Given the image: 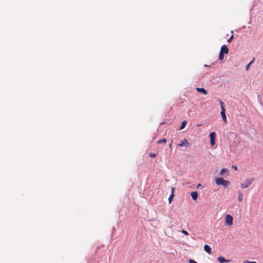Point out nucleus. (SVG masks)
<instances>
[{"mask_svg":"<svg viewBox=\"0 0 263 263\" xmlns=\"http://www.w3.org/2000/svg\"><path fill=\"white\" fill-rule=\"evenodd\" d=\"M228 171L226 168H222L220 172V175H223L224 173H227Z\"/></svg>","mask_w":263,"mask_h":263,"instance_id":"obj_15","label":"nucleus"},{"mask_svg":"<svg viewBox=\"0 0 263 263\" xmlns=\"http://www.w3.org/2000/svg\"><path fill=\"white\" fill-rule=\"evenodd\" d=\"M186 123H187L186 121H184L183 122H182V123L179 128V130H182L183 128H184V127L185 126V125H186Z\"/></svg>","mask_w":263,"mask_h":263,"instance_id":"obj_13","label":"nucleus"},{"mask_svg":"<svg viewBox=\"0 0 263 263\" xmlns=\"http://www.w3.org/2000/svg\"><path fill=\"white\" fill-rule=\"evenodd\" d=\"M219 103H220V107H221V110L225 109L224 105V103L222 101L220 100L219 101Z\"/></svg>","mask_w":263,"mask_h":263,"instance_id":"obj_17","label":"nucleus"},{"mask_svg":"<svg viewBox=\"0 0 263 263\" xmlns=\"http://www.w3.org/2000/svg\"><path fill=\"white\" fill-rule=\"evenodd\" d=\"M174 193H172V194L170 195V197L168 198L169 203H171L172 202V200L173 198H174Z\"/></svg>","mask_w":263,"mask_h":263,"instance_id":"obj_20","label":"nucleus"},{"mask_svg":"<svg viewBox=\"0 0 263 263\" xmlns=\"http://www.w3.org/2000/svg\"><path fill=\"white\" fill-rule=\"evenodd\" d=\"M90 260H93V258H91L90 259Z\"/></svg>","mask_w":263,"mask_h":263,"instance_id":"obj_29","label":"nucleus"},{"mask_svg":"<svg viewBox=\"0 0 263 263\" xmlns=\"http://www.w3.org/2000/svg\"><path fill=\"white\" fill-rule=\"evenodd\" d=\"M210 138L211 145L214 146L215 144L216 133H210Z\"/></svg>","mask_w":263,"mask_h":263,"instance_id":"obj_5","label":"nucleus"},{"mask_svg":"<svg viewBox=\"0 0 263 263\" xmlns=\"http://www.w3.org/2000/svg\"><path fill=\"white\" fill-rule=\"evenodd\" d=\"M231 33H232V35L228 39V42L230 43L232 42V41L233 40V37H234V35H233V31L232 30L231 31Z\"/></svg>","mask_w":263,"mask_h":263,"instance_id":"obj_14","label":"nucleus"},{"mask_svg":"<svg viewBox=\"0 0 263 263\" xmlns=\"http://www.w3.org/2000/svg\"><path fill=\"white\" fill-rule=\"evenodd\" d=\"M189 263H197L196 261H195V260L191 259H189Z\"/></svg>","mask_w":263,"mask_h":263,"instance_id":"obj_23","label":"nucleus"},{"mask_svg":"<svg viewBox=\"0 0 263 263\" xmlns=\"http://www.w3.org/2000/svg\"><path fill=\"white\" fill-rule=\"evenodd\" d=\"M196 90L198 92L202 93L204 95L208 94L207 91L204 88H196Z\"/></svg>","mask_w":263,"mask_h":263,"instance_id":"obj_8","label":"nucleus"},{"mask_svg":"<svg viewBox=\"0 0 263 263\" xmlns=\"http://www.w3.org/2000/svg\"><path fill=\"white\" fill-rule=\"evenodd\" d=\"M166 142V139L164 138V139H163L162 140H159L158 141V144L165 143Z\"/></svg>","mask_w":263,"mask_h":263,"instance_id":"obj_19","label":"nucleus"},{"mask_svg":"<svg viewBox=\"0 0 263 263\" xmlns=\"http://www.w3.org/2000/svg\"><path fill=\"white\" fill-rule=\"evenodd\" d=\"M243 263H257V262L255 261H250L245 260V261H243Z\"/></svg>","mask_w":263,"mask_h":263,"instance_id":"obj_22","label":"nucleus"},{"mask_svg":"<svg viewBox=\"0 0 263 263\" xmlns=\"http://www.w3.org/2000/svg\"><path fill=\"white\" fill-rule=\"evenodd\" d=\"M232 167L235 170H237V167L236 165H232Z\"/></svg>","mask_w":263,"mask_h":263,"instance_id":"obj_25","label":"nucleus"},{"mask_svg":"<svg viewBox=\"0 0 263 263\" xmlns=\"http://www.w3.org/2000/svg\"><path fill=\"white\" fill-rule=\"evenodd\" d=\"M220 53L223 54H227L229 52V49L227 46L225 45H222L220 48Z\"/></svg>","mask_w":263,"mask_h":263,"instance_id":"obj_6","label":"nucleus"},{"mask_svg":"<svg viewBox=\"0 0 263 263\" xmlns=\"http://www.w3.org/2000/svg\"><path fill=\"white\" fill-rule=\"evenodd\" d=\"M191 195L192 199L194 200H196L198 198V193L196 191L192 192L191 193Z\"/></svg>","mask_w":263,"mask_h":263,"instance_id":"obj_10","label":"nucleus"},{"mask_svg":"<svg viewBox=\"0 0 263 263\" xmlns=\"http://www.w3.org/2000/svg\"><path fill=\"white\" fill-rule=\"evenodd\" d=\"M204 250L205 251H206L209 254H211L212 253L211 248L208 245H205L204 246Z\"/></svg>","mask_w":263,"mask_h":263,"instance_id":"obj_9","label":"nucleus"},{"mask_svg":"<svg viewBox=\"0 0 263 263\" xmlns=\"http://www.w3.org/2000/svg\"><path fill=\"white\" fill-rule=\"evenodd\" d=\"M149 156L152 158H155L156 157V154L154 153H151L149 154Z\"/></svg>","mask_w":263,"mask_h":263,"instance_id":"obj_24","label":"nucleus"},{"mask_svg":"<svg viewBox=\"0 0 263 263\" xmlns=\"http://www.w3.org/2000/svg\"><path fill=\"white\" fill-rule=\"evenodd\" d=\"M200 187H202V185L201 184H199L197 186V188H199Z\"/></svg>","mask_w":263,"mask_h":263,"instance_id":"obj_26","label":"nucleus"},{"mask_svg":"<svg viewBox=\"0 0 263 263\" xmlns=\"http://www.w3.org/2000/svg\"><path fill=\"white\" fill-rule=\"evenodd\" d=\"M255 59L254 58L252 61H251L246 66V70H248L250 65L254 62Z\"/></svg>","mask_w":263,"mask_h":263,"instance_id":"obj_16","label":"nucleus"},{"mask_svg":"<svg viewBox=\"0 0 263 263\" xmlns=\"http://www.w3.org/2000/svg\"><path fill=\"white\" fill-rule=\"evenodd\" d=\"M177 145L179 147H189L190 146V143L186 139H183V141H181L180 143H178Z\"/></svg>","mask_w":263,"mask_h":263,"instance_id":"obj_4","label":"nucleus"},{"mask_svg":"<svg viewBox=\"0 0 263 263\" xmlns=\"http://www.w3.org/2000/svg\"><path fill=\"white\" fill-rule=\"evenodd\" d=\"M215 183L217 185H221L224 187H227L230 184V182L226 180L223 177H218L215 179Z\"/></svg>","mask_w":263,"mask_h":263,"instance_id":"obj_1","label":"nucleus"},{"mask_svg":"<svg viewBox=\"0 0 263 263\" xmlns=\"http://www.w3.org/2000/svg\"><path fill=\"white\" fill-rule=\"evenodd\" d=\"M224 54L222 53H219V60H220V61H222L223 60V58H224V55H223Z\"/></svg>","mask_w":263,"mask_h":263,"instance_id":"obj_18","label":"nucleus"},{"mask_svg":"<svg viewBox=\"0 0 263 263\" xmlns=\"http://www.w3.org/2000/svg\"><path fill=\"white\" fill-rule=\"evenodd\" d=\"M217 260L218 261L220 262V263H224V262H230L231 260H230V259H226L223 257L222 256H219L218 258H217Z\"/></svg>","mask_w":263,"mask_h":263,"instance_id":"obj_7","label":"nucleus"},{"mask_svg":"<svg viewBox=\"0 0 263 263\" xmlns=\"http://www.w3.org/2000/svg\"><path fill=\"white\" fill-rule=\"evenodd\" d=\"M204 66H205V67H210V66H209V65H206V64H205V65H204Z\"/></svg>","mask_w":263,"mask_h":263,"instance_id":"obj_28","label":"nucleus"},{"mask_svg":"<svg viewBox=\"0 0 263 263\" xmlns=\"http://www.w3.org/2000/svg\"><path fill=\"white\" fill-rule=\"evenodd\" d=\"M254 178H250L246 180L243 183L241 184V187L242 189H245L248 187L249 185H250L254 181Z\"/></svg>","mask_w":263,"mask_h":263,"instance_id":"obj_3","label":"nucleus"},{"mask_svg":"<svg viewBox=\"0 0 263 263\" xmlns=\"http://www.w3.org/2000/svg\"><path fill=\"white\" fill-rule=\"evenodd\" d=\"M181 232L186 236H187L189 235V233L184 230H182L181 231Z\"/></svg>","mask_w":263,"mask_h":263,"instance_id":"obj_21","label":"nucleus"},{"mask_svg":"<svg viewBox=\"0 0 263 263\" xmlns=\"http://www.w3.org/2000/svg\"><path fill=\"white\" fill-rule=\"evenodd\" d=\"M233 218L229 214L227 215L225 217L224 224L226 226H231L233 224Z\"/></svg>","mask_w":263,"mask_h":263,"instance_id":"obj_2","label":"nucleus"},{"mask_svg":"<svg viewBox=\"0 0 263 263\" xmlns=\"http://www.w3.org/2000/svg\"><path fill=\"white\" fill-rule=\"evenodd\" d=\"M238 195H239L238 198V201H242V199H243L242 193L241 191H238Z\"/></svg>","mask_w":263,"mask_h":263,"instance_id":"obj_12","label":"nucleus"},{"mask_svg":"<svg viewBox=\"0 0 263 263\" xmlns=\"http://www.w3.org/2000/svg\"><path fill=\"white\" fill-rule=\"evenodd\" d=\"M175 189L174 187H173L172 189V193H174V191Z\"/></svg>","mask_w":263,"mask_h":263,"instance_id":"obj_27","label":"nucleus"},{"mask_svg":"<svg viewBox=\"0 0 263 263\" xmlns=\"http://www.w3.org/2000/svg\"><path fill=\"white\" fill-rule=\"evenodd\" d=\"M225 112H226V109L221 110L220 114H221V115L223 120L226 122V120H227V117H226Z\"/></svg>","mask_w":263,"mask_h":263,"instance_id":"obj_11","label":"nucleus"}]
</instances>
